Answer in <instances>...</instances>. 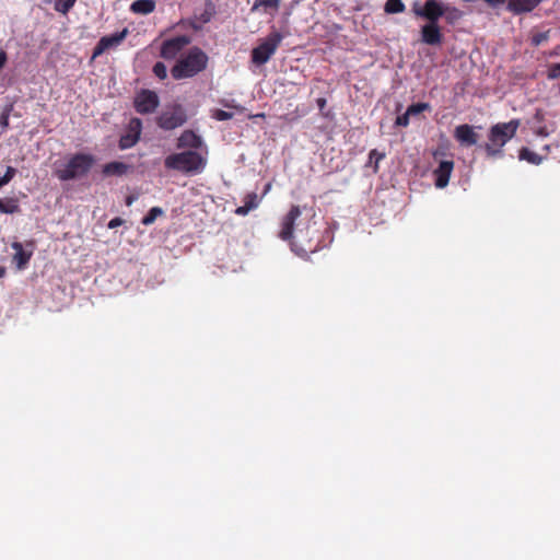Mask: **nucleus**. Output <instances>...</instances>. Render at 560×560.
Returning a JSON list of instances; mask_svg holds the SVG:
<instances>
[{
    "mask_svg": "<svg viewBox=\"0 0 560 560\" xmlns=\"http://www.w3.org/2000/svg\"><path fill=\"white\" fill-rule=\"evenodd\" d=\"M520 125L518 119L493 125L489 130V142L485 144L487 155L490 158L502 155V148L516 135Z\"/></svg>",
    "mask_w": 560,
    "mask_h": 560,
    "instance_id": "1",
    "label": "nucleus"
},
{
    "mask_svg": "<svg viewBox=\"0 0 560 560\" xmlns=\"http://www.w3.org/2000/svg\"><path fill=\"white\" fill-rule=\"evenodd\" d=\"M208 56L198 47H192L188 54L180 58L171 69L175 80L192 78L207 68Z\"/></svg>",
    "mask_w": 560,
    "mask_h": 560,
    "instance_id": "2",
    "label": "nucleus"
},
{
    "mask_svg": "<svg viewBox=\"0 0 560 560\" xmlns=\"http://www.w3.org/2000/svg\"><path fill=\"white\" fill-rule=\"evenodd\" d=\"M205 165L206 160L194 150L172 153L164 160V166L167 170L178 171L184 174L200 173Z\"/></svg>",
    "mask_w": 560,
    "mask_h": 560,
    "instance_id": "3",
    "label": "nucleus"
},
{
    "mask_svg": "<svg viewBox=\"0 0 560 560\" xmlns=\"http://www.w3.org/2000/svg\"><path fill=\"white\" fill-rule=\"evenodd\" d=\"M95 163V158L88 153H75L60 168L55 171V175L62 182L75 179L85 176Z\"/></svg>",
    "mask_w": 560,
    "mask_h": 560,
    "instance_id": "4",
    "label": "nucleus"
},
{
    "mask_svg": "<svg viewBox=\"0 0 560 560\" xmlns=\"http://www.w3.org/2000/svg\"><path fill=\"white\" fill-rule=\"evenodd\" d=\"M282 39L281 33H270L264 42L252 50V62L256 66L265 65L276 52Z\"/></svg>",
    "mask_w": 560,
    "mask_h": 560,
    "instance_id": "5",
    "label": "nucleus"
},
{
    "mask_svg": "<svg viewBox=\"0 0 560 560\" xmlns=\"http://www.w3.org/2000/svg\"><path fill=\"white\" fill-rule=\"evenodd\" d=\"M301 215V209L299 206H292L290 211L284 215L282 220V228L279 233V236L283 241H291L292 248L299 254V255H305L308 252H313L312 247L304 248L298 247V243L295 241V237L293 236V230L296 219Z\"/></svg>",
    "mask_w": 560,
    "mask_h": 560,
    "instance_id": "6",
    "label": "nucleus"
},
{
    "mask_svg": "<svg viewBox=\"0 0 560 560\" xmlns=\"http://www.w3.org/2000/svg\"><path fill=\"white\" fill-rule=\"evenodd\" d=\"M446 10H448V5L438 0H427L422 7L416 2L412 7V12L417 16L432 23H439V20L446 13Z\"/></svg>",
    "mask_w": 560,
    "mask_h": 560,
    "instance_id": "7",
    "label": "nucleus"
},
{
    "mask_svg": "<svg viewBox=\"0 0 560 560\" xmlns=\"http://www.w3.org/2000/svg\"><path fill=\"white\" fill-rule=\"evenodd\" d=\"M186 120L187 115L184 108L180 105H174L158 117V126L164 130H173L183 126Z\"/></svg>",
    "mask_w": 560,
    "mask_h": 560,
    "instance_id": "8",
    "label": "nucleus"
},
{
    "mask_svg": "<svg viewBox=\"0 0 560 560\" xmlns=\"http://www.w3.org/2000/svg\"><path fill=\"white\" fill-rule=\"evenodd\" d=\"M128 34L129 31L127 27H125L121 32H117L112 35L101 37V39L97 42L96 46L93 49L92 58H96L103 55L106 50L119 46Z\"/></svg>",
    "mask_w": 560,
    "mask_h": 560,
    "instance_id": "9",
    "label": "nucleus"
},
{
    "mask_svg": "<svg viewBox=\"0 0 560 560\" xmlns=\"http://www.w3.org/2000/svg\"><path fill=\"white\" fill-rule=\"evenodd\" d=\"M190 39L186 35H179L163 42L160 56L164 59H174L188 44Z\"/></svg>",
    "mask_w": 560,
    "mask_h": 560,
    "instance_id": "10",
    "label": "nucleus"
},
{
    "mask_svg": "<svg viewBox=\"0 0 560 560\" xmlns=\"http://www.w3.org/2000/svg\"><path fill=\"white\" fill-rule=\"evenodd\" d=\"M159 103L155 92L142 90L135 98V108L139 114H150L158 108Z\"/></svg>",
    "mask_w": 560,
    "mask_h": 560,
    "instance_id": "11",
    "label": "nucleus"
},
{
    "mask_svg": "<svg viewBox=\"0 0 560 560\" xmlns=\"http://www.w3.org/2000/svg\"><path fill=\"white\" fill-rule=\"evenodd\" d=\"M142 131V121L139 118H131L127 126V131L119 139V149L126 150L132 148L140 139Z\"/></svg>",
    "mask_w": 560,
    "mask_h": 560,
    "instance_id": "12",
    "label": "nucleus"
},
{
    "mask_svg": "<svg viewBox=\"0 0 560 560\" xmlns=\"http://www.w3.org/2000/svg\"><path fill=\"white\" fill-rule=\"evenodd\" d=\"M453 170V160H443L439 163V166L433 171L434 184L438 188L447 186Z\"/></svg>",
    "mask_w": 560,
    "mask_h": 560,
    "instance_id": "13",
    "label": "nucleus"
},
{
    "mask_svg": "<svg viewBox=\"0 0 560 560\" xmlns=\"http://www.w3.org/2000/svg\"><path fill=\"white\" fill-rule=\"evenodd\" d=\"M454 138L462 145L471 147L478 142L479 136L475 132L472 126L463 124L455 128Z\"/></svg>",
    "mask_w": 560,
    "mask_h": 560,
    "instance_id": "14",
    "label": "nucleus"
},
{
    "mask_svg": "<svg viewBox=\"0 0 560 560\" xmlns=\"http://www.w3.org/2000/svg\"><path fill=\"white\" fill-rule=\"evenodd\" d=\"M443 35L439 23L428 22L421 27V40L427 45H440L442 43Z\"/></svg>",
    "mask_w": 560,
    "mask_h": 560,
    "instance_id": "15",
    "label": "nucleus"
},
{
    "mask_svg": "<svg viewBox=\"0 0 560 560\" xmlns=\"http://www.w3.org/2000/svg\"><path fill=\"white\" fill-rule=\"evenodd\" d=\"M202 144L201 137L192 130H185L177 139V148H188L190 150L199 149Z\"/></svg>",
    "mask_w": 560,
    "mask_h": 560,
    "instance_id": "16",
    "label": "nucleus"
},
{
    "mask_svg": "<svg viewBox=\"0 0 560 560\" xmlns=\"http://www.w3.org/2000/svg\"><path fill=\"white\" fill-rule=\"evenodd\" d=\"M542 0H510L508 2L509 11L514 14H521L533 11Z\"/></svg>",
    "mask_w": 560,
    "mask_h": 560,
    "instance_id": "17",
    "label": "nucleus"
},
{
    "mask_svg": "<svg viewBox=\"0 0 560 560\" xmlns=\"http://www.w3.org/2000/svg\"><path fill=\"white\" fill-rule=\"evenodd\" d=\"M260 200L261 198H259L256 192L247 194L243 199L244 205L235 209V214L242 217L247 215L249 211L258 208Z\"/></svg>",
    "mask_w": 560,
    "mask_h": 560,
    "instance_id": "18",
    "label": "nucleus"
},
{
    "mask_svg": "<svg viewBox=\"0 0 560 560\" xmlns=\"http://www.w3.org/2000/svg\"><path fill=\"white\" fill-rule=\"evenodd\" d=\"M129 168H130V165H128L124 162L114 161V162L106 163L103 166L102 172H103L104 176H122V175L127 174Z\"/></svg>",
    "mask_w": 560,
    "mask_h": 560,
    "instance_id": "19",
    "label": "nucleus"
},
{
    "mask_svg": "<svg viewBox=\"0 0 560 560\" xmlns=\"http://www.w3.org/2000/svg\"><path fill=\"white\" fill-rule=\"evenodd\" d=\"M21 211L20 201L16 197L0 198V212L14 214Z\"/></svg>",
    "mask_w": 560,
    "mask_h": 560,
    "instance_id": "20",
    "label": "nucleus"
},
{
    "mask_svg": "<svg viewBox=\"0 0 560 560\" xmlns=\"http://www.w3.org/2000/svg\"><path fill=\"white\" fill-rule=\"evenodd\" d=\"M155 9L153 0H136L131 3L130 10L137 14H150Z\"/></svg>",
    "mask_w": 560,
    "mask_h": 560,
    "instance_id": "21",
    "label": "nucleus"
},
{
    "mask_svg": "<svg viewBox=\"0 0 560 560\" xmlns=\"http://www.w3.org/2000/svg\"><path fill=\"white\" fill-rule=\"evenodd\" d=\"M520 160H524L530 164L539 165L541 164L544 158L529 150L528 148H522L518 154Z\"/></svg>",
    "mask_w": 560,
    "mask_h": 560,
    "instance_id": "22",
    "label": "nucleus"
},
{
    "mask_svg": "<svg viewBox=\"0 0 560 560\" xmlns=\"http://www.w3.org/2000/svg\"><path fill=\"white\" fill-rule=\"evenodd\" d=\"M406 10V5L401 0H387L384 5V11L387 14L402 13Z\"/></svg>",
    "mask_w": 560,
    "mask_h": 560,
    "instance_id": "23",
    "label": "nucleus"
},
{
    "mask_svg": "<svg viewBox=\"0 0 560 560\" xmlns=\"http://www.w3.org/2000/svg\"><path fill=\"white\" fill-rule=\"evenodd\" d=\"M281 1L282 0H255L254 4L252 7V11L257 10L260 7H262L265 9V11H267L269 9L277 11L280 7Z\"/></svg>",
    "mask_w": 560,
    "mask_h": 560,
    "instance_id": "24",
    "label": "nucleus"
},
{
    "mask_svg": "<svg viewBox=\"0 0 560 560\" xmlns=\"http://www.w3.org/2000/svg\"><path fill=\"white\" fill-rule=\"evenodd\" d=\"M385 159L384 152H378L376 149H373L369 153V162L368 166H373L374 173L378 172V163Z\"/></svg>",
    "mask_w": 560,
    "mask_h": 560,
    "instance_id": "25",
    "label": "nucleus"
},
{
    "mask_svg": "<svg viewBox=\"0 0 560 560\" xmlns=\"http://www.w3.org/2000/svg\"><path fill=\"white\" fill-rule=\"evenodd\" d=\"M12 247L16 250L15 259L18 260L19 267H23L27 264L31 258V254H27L23 250L22 244L13 243Z\"/></svg>",
    "mask_w": 560,
    "mask_h": 560,
    "instance_id": "26",
    "label": "nucleus"
},
{
    "mask_svg": "<svg viewBox=\"0 0 560 560\" xmlns=\"http://www.w3.org/2000/svg\"><path fill=\"white\" fill-rule=\"evenodd\" d=\"M163 213V210L160 207H153L149 210V212L142 218L141 223L143 225H151L159 215Z\"/></svg>",
    "mask_w": 560,
    "mask_h": 560,
    "instance_id": "27",
    "label": "nucleus"
},
{
    "mask_svg": "<svg viewBox=\"0 0 560 560\" xmlns=\"http://www.w3.org/2000/svg\"><path fill=\"white\" fill-rule=\"evenodd\" d=\"M77 0H57L55 3V10L59 13L67 14Z\"/></svg>",
    "mask_w": 560,
    "mask_h": 560,
    "instance_id": "28",
    "label": "nucleus"
},
{
    "mask_svg": "<svg viewBox=\"0 0 560 560\" xmlns=\"http://www.w3.org/2000/svg\"><path fill=\"white\" fill-rule=\"evenodd\" d=\"M430 108L431 107H430L429 103H416V104H411L410 106H408L406 112L410 116H417L424 110H429Z\"/></svg>",
    "mask_w": 560,
    "mask_h": 560,
    "instance_id": "29",
    "label": "nucleus"
},
{
    "mask_svg": "<svg viewBox=\"0 0 560 560\" xmlns=\"http://www.w3.org/2000/svg\"><path fill=\"white\" fill-rule=\"evenodd\" d=\"M549 35H550L549 30L546 32L535 33L530 37V43L533 46L537 47V46L541 45L542 43L547 42L550 37Z\"/></svg>",
    "mask_w": 560,
    "mask_h": 560,
    "instance_id": "30",
    "label": "nucleus"
},
{
    "mask_svg": "<svg viewBox=\"0 0 560 560\" xmlns=\"http://www.w3.org/2000/svg\"><path fill=\"white\" fill-rule=\"evenodd\" d=\"M13 109V105L10 104L8 106H5L2 110V113L0 114V126L2 128V130H5L8 129L9 127V118H10V114Z\"/></svg>",
    "mask_w": 560,
    "mask_h": 560,
    "instance_id": "31",
    "label": "nucleus"
},
{
    "mask_svg": "<svg viewBox=\"0 0 560 560\" xmlns=\"http://www.w3.org/2000/svg\"><path fill=\"white\" fill-rule=\"evenodd\" d=\"M152 71H153L154 75L158 77L161 80H164L167 77L166 66L163 62H161V61L156 62L153 66Z\"/></svg>",
    "mask_w": 560,
    "mask_h": 560,
    "instance_id": "32",
    "label": "nucleus"
},
{
    "mask_svg": "<svg viewBox=\"0 0 560 560\" xmlns=\"http://www.w3.org/2000/svg\"><path fill=\"white\" fill-rule=\"evenodd\" d=\"M212 118L219 120V121H224V120H229V119H232L233 118V113L231 112H225L223 109H215L213 113H212Z\"/></svg>",
    "mask_w": 560,
    "mask_h": 560,
    "instance_id": "33",
    "label": "nucleus"
},
{
    "mask_svg": "<svg viewBox=\"0 0 560 560\" xmlns=\"http://www.w3.org/2000/svg\"><path fill=\"white\" fill-rule=\"evenodd\" d=\"M548 79L555 80L560 77V63H553L548 69Z\"/></svg>",
    "mask_w": 560,
    "mask_h": 560,
    "instance_id": "34",
    "label": "nucleus"
},
{
    "mask_svg": "<svg viewBox=\"0 0 560 560\" xmlns=\"http://www.w3.org/2000/svg\"><path fill=\"white\" fill-rule=\"evenodd\" d=\"M410 115L405 112L402 115L397 116L395 124L397 126L407 127L409 125Z\"/></svg>",
    "mask_w": 560,
    "mask_h": 560,
    "instance_id": "35",
    "label": "nucleus"
},
{
    "mask_svg": "<svg viewBox=\"0 0 560 560\" xmlns=\"http://www.w3.org/2000/svg\"><path fill=\"white\" fill-rule=\"evenodd\" d=\"M444 15H446V19L448 21H453V20L458 19L460 16V11L458 9H456V8L448 7V10H446V13Z\"/></svg>",
    "mask_w": 560,
    "mask_h": 560,
    "instance_id": "36",
    "label": "nucleus"
},
{
    "mask_svg": "<svg viewBox=\"0 0 560 560\" xmlns=\"http://www.w3.org/2000/svg\"><path fill=\"white\" fill-rule=\"evenodd\" d=\"M535 133L539 137H548L550 135V130L546 126H539L536 128Z\"/></svg>",
    "mask_w": 560,
    "mask_h": 560,
    "instance_id": "37",
    "label": "nucleus"
},
{
    "mask_svg": "<svg viewBox=\"0 0 560 560\" xmlns=\"http://www.w3.org/2000/svg\"><path fill=\"white\" fill-rule=\"evenodd\" d=\"M534 120L537 124H541L545 120V113L542 109H540V108L536 109V112L534 114Z\"/></svg>",
    "mask_w": 560,
    "mask_h": 560,
    "instance_id": "38",
    "label": "nucleus"
},
{
    "mask_svg": "<svg viewBox=\"0 0 560 560\" xmlns=\"http://www.w3.org/2000/svg\"><path fill=\"white\" fill-rule=\"evenodd\" d=\"M16 173L18 170L15 167L8 166L3 175L7 176L10 180H12L15 177Z\"/></svg>",
    "mask_w": 560,
    "mask_h": 560,
    "instance_id": "39",
    "label": "nucleus"
},
{
    "mask_svg": "<svg viewBox=\"0 0 560 560\" xmlns=\"http://www.w3.org/2000/svg\"><path fill=\"white\" fill-rule=\"evenodd\" d=\"M122 222H124V221H122V219H120V218H118V217H117V218H114V219H112V220L108 222V228H109V229H115V228H117V226L121 225V224H122Z\"/></svg>",
    "mask_w": 560,
    "mask_h": 560,
    "instance_id": "40",
    "label": "nucleus"
},
{
    "mask_svg": "<svg viewBox=\"0 0 560 560\" xmlns=\"http://www.w3.org/2000/svg\"><path fill=\"white\" fill-rule=\"evenodd\" d=\"M485 2H487L490 7L495 8V7L504 3L505 0H485Z\"/></svg>",
    "mask_w": 560,
    "mask_h": 560,
    "instance_id": "41",
    "label": "nucleus"
},
{
    "mask_svg": "<svg viewBox=\"0 0 560 560\" xmlns=\"http://www.w3.org/2000/svg\"><path fill=\"white\" fill-rule=\"evenodd\" d=\"M316 104L320 110H323L326 107L327 101L324 97H319L316 100Z\"/></svg>",
    "mask_w": 560,
    "mask_h": 560,
    "instance_id": "42",
    "label": "nucleus"
},
{
    "mask_svg": "<svg viewBox=\"0 0 560 560\" xmlns=\"http://www.w3.org/2000/svg\"><path fill=\"white\" fill-rule=\"evenodd\" d=\"M10 182H11V180H10L7 176L2 175V176L0 177V189H1L3 186L8 185Z\"/></svg>",
    "mask_w": 560,
    "mask_h": 560,
    "instance_id": "43",
    "label": "nucleus"
},
{
    "mask_svg": "<svg viewBox=\"0 0 560 560\" xmlns=\"http://www.w3.org/2000/svg\"><path fill=\"white\" fill-rule=\"evenodd\" d=\"M10 182H11V180H10L7 176L2 175V176L0 177V189H1L3 186L8 185Z\"/></svg>",
    "mask_w": 560,
    "mask_h": 560,
    "instance_id": "44",
    "label": "nucleus"
},
{
    "mask_svg": "<svg viewBox=\"0 0 560 560\" xmlns=\"http://www.w3.org/2000/svg\"><path fill=\"white\" fill-rule=\"evenodd\" d=\"M265 117H266L265 113H259V114L252 116V118H265Z\"/></svg>",
    "mask_w": 560,
    "mask_h": 560,
    "instance_id": "45",
    "label": "nucleus"
},
{
    "mask_svg": "<svg viewBox=\"0 0 560 560\" xmlns=\"http://www.w3.org/2000/svg\"><path fill=\"white\" fill-rule=\"evenodd\" d=\"M5 272H7V269L4 267L0 266V278L4 277Z\"/></svg>",
    "mask_w": 560,
    "mask_h": 560,
    "instance_id": "46",
    "label": "nucleus"
},
{
    "mask_svg": "<svg viewBox=\"0 0 560 560\" xmlns=\"http://www.w3.org/2000/svg\"><path fill=\"white\" fill-rule=\"evenodd\" d=\"M271 188V184L268 183L266 186H265V189H264V195H266Z\"/></svg>",
    "mask_w": 560,
    "mask_h": 560,
    "instance_id": "47",
    "label": "nucleus"
},
{
    "mask_svg": "<svg viewBox=\"0 0 560 560\" xmlns=\"http://www.w3.org/2000/svg\"><path fill=\"white\" fill-rule=\"evenodd\" d=\"M132 202V199L131 198H128L127 200V205H130Z\"/></svg>",
    "mask_w": 560,
    "mask_h": 560,
    "instance_id": "48",
    "label": "nucleus"
}]
</instances>
